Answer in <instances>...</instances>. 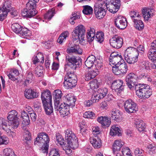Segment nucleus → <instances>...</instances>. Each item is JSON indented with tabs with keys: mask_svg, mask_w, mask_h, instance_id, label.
I'll list each match as a JSON object with an SVG mask.
<instances>
[{
	"mask_svg": "<svg viewBox=\"0 0 156 156\" xmlns=\"http://www.w3.org/2000/svg\"><path fill=\"white\" fill-rule=\"evenodd\" d=\"M134 89L137 96L141 99L145 100L149 98L152 94V90L149 86L146 84H136Z\"/></svg>",
	"mask_w": 156,
	"mask_h": 156,
	"instance_id": "obj_1",
	"label": "nucleus"
},
{
	"mask_svg": "<svg viewBox=\"0 0 156 156\" xmlns=\"http://www.w3.org/2000/svg\"><path fill=\"white\" fill-rule=\"evenodd\" d=\"M66 63L65 65L64 69L66 71L71 69H76L81 65V59L71 54L67 55L66 57Z\"/></svg>",
	"mask_w": 156,
	"mask_h": 156,
	"instance_id": "obj_2",
	"label": "nucleus"
},
{
	"mask_svg": "<svg viewBox=\"0 0 156 156\" xmlns=\"http://www.w3.org/2000/svg\"><path fill=\"white\" fill-rule=\"evenodd\" d=\"M50 139L48 135L44 132H41L37 134V136L34 141V144L38 145L39 144H43L40 150L41 152L47 154L49 147V143Z\"/></svg>",
	"mask_w": 156,
	"mask_h": 156,
	"instance_id": "obj_3",
	"label": "nucleus"
},
{
	"mask_svg": "<svg viewBox=\"0 0 156 156\" xmlns=\"http://www.w3.org/2000/svg\"><path fill=\"white\" fill-rule=\"evenodd\" d=\"M139 54L137 49L133 47H129L126 50L124 54V57L128 63L132 64L138 61Z\"/></svg>",
	"mask_w": 156,
	"mask_h": 156,
	"instance_id": "obj_4",
	"label": "nucleus"
},
{
	"mask_svg": "<svg viewBox=\"0 0 156 156\" xmlns=\"http://www.w3.org/2000/svg\"><path fill=\"white\" fill-rule=\"evenodd\" d=\"M66 142L68 146L73 149L76 148L78 146L77 138L74 133L69 130L66 131Z\"/></svg>",
	"mask_w": 156,
	"mask_h": 156,
	"instance_id": "obj_5",
	"label": "nucleus"
},
{
	"mask_svg": "<svg viewBox=\"0 0 156 156\" xmlns=\"http://www.w3.org/2000/svg\"><path fill=\"white\" fill-rule=\"evenodd\" d=\"M67 71L68 73L64 78V86L66 88H72L76 85L77 78L73 72L71 73L69 70Z\"/></svg>",
	"mask_w": 156,
	"mask_h": 156,
	"instance_id": "obj_6",
	"label": "nucleus"
},
{
	"mask_svg": "<svg viewBox=\"0 0 156 156\" xmlns=\"http://www.w3.org/2000/svg\"><path fill=\"white\" fill-rule=\"evenodd\" d=\"M85 29L83 25L76 27L72 33V37L75 40L78 39L79 41H83L85 37Z\"/></svg>",
	"mask_w": 156,
	"mask_h": 156,
	"instance_id": "obj_7",
	"label": "nucleus"
},
{
	"mask_svg": "<svg viewBox=\"0 0 156 156\" xmlns=\"http://www.w3.org/2000/svg\"><path fill=\"white\" fill-rule=\"evenodd\" d=\"M7 118L10 125L14 128H17L19 123L17 117V112L16 110H12L8 113Z\"/></svg>",
	"mask_w": 156,
	"mask_h": 156,
	"instance_id": "obj_8",
	"label": "nucleus"
},
{
	"mask_svg": "<svg viewBox=\"0 0 156 156\" xmlns=\"http://www.w3.org/2000/svg\"><path fill=\"white\" fill-rule=\"evenodd\" d=\"M138 78L136 75L133 73H130L126 76V81L128 87L132 90L134 89L136 80Z\"/></svg>",
	"mask_w": 156,
	"mask_h": 156,
	"instance_id": "obj_9",
	"label": "nucleus"
},
{
	"mask_svg": "<svg viewBox=\"0 0 156 156\" xmlns=\"http://www.w3.org/2000/svg\"><path fill=\"white\" fill-rule=\"evenodd\" d=\"M113 72L115 75H119L121 73L125 74L128 70V66L125 62L121 63L116 65V67H113L112 69Z\"/></svg>",
	"mask_w": 156,
	"mask_h": 156,
	"instance_id": "obj_10",
	"label": "nucleus"
},
{
	"mask_svg": "<svg viewBox=\"0 0 156 156\" xmlns=\"http://www.w3.org/2000/svg\"><path fill=\"white\" fill-rule=\"evenodd\" d=\"M59 103L57 102L55 105V111H59L62 115H67L69 113V105L68 104L65 103L61 104L59 106Z\"/></svg>",
	"mask_w": 156,
	"mask_h": 156,
	"instance_id": "obj_11",
	"label": "nucleus"
},
{
	"mask_svg": "<svg viewBox=\"0 0 156 156\" xmlns=\"http://www.w3.org/2000/svg\"><path fill=\"white\" fill-rule=\"evenodd\" d=\"M124 107L125 111L129 113L135 112L137 110L136 104L131 99L125 101Z\"/></svg>",
	"mask_w": 156,
	"mask_h": 156,
	"instance_id": "obj_12",
	"label": "nucleus"
},
{
	"mask_svg": "<svg viewBox=\"0 0 156 156\" xmlns=\"http://www.w3.org/2000/svg\"><path fill=\"white\" fill-rule=\"evenodd\" d=\"M94 11L96 17L99 19L103 18L106 14V11L101 4H96L94 7Z\"/></svg>",
	"mask_w": 156,
	"mask_h": 156,
	"instance_id": "obj_13",
	"label": "nucleus"
},
{
	"mask_svg": "<svg viewBox=\"0 0 156 156\" xmlns=\"http://www.w3.org/2000/svg\"><path fill=\"white\" fill-rule=\"evenodd\" d=\"M109 42L113 48L118 49L122 47L123 40L121 37L115 35L110 39Z\"/></svg>",
	"mask_w": 156,
	"mask_h": 156,
	"instance_id": "obj_14",
	"label": "nucleus"
},
{
	"mask_svg": "<svg viewBox=\"0 0 156 156\" xmlns=\"http://www.w3.org/2000/svg\"><path fill=\"white\" fill-rule=\"evenodd\" d=\"M115 26L120 29H124L127 26V20L126 18L120 16L115 19Z\"/></svg>",
	"mask_w": 156,
	"mask_h": 156,
	"instance_id": "obj_15",
	"label": "nucleus"
},
{
	"mask_svg": "<svg viewBox=\"0 0 156 156\" xmlns=\"http://www.w3.org/2000/svg\"><path fill=\"white\" fill-rule=\"evenodd\" d=\"M108 90L107 88L99 89L97 93L95 92L93 95L94 96L93 101L98 102L100 99H102L108 93Z\"/></svg>",
	"mask_w": 156,
	"mask_h": 156,
	"instance_id": "obj_16",
	"label": "nucleus"
},
{
	"mask_svg": "<svg viewBox=\"0 0 156 156\" xmlns=\"http://www.w3.org/2000/svg\"><path fill=\"white\" fill-rule=\"evenodd\" d=\"M123 83V81L121 80H115L111 84V88L117 93H120L124 89Z\"/></svg>",
	"mask_w": 156,
	"mask_h": 156,
	"instance_id": "obj_17",
	"label": "nucleus"
},
{
	"mask_svg": "<svg viewBox=\"0 0 156 156\" xmlns=\"http://www.w3.org/2000/svg\"><path fill=\"white\" fill-rule=\"evenodd\" d=\"M41 98L42 103L51 102V93L48 90H44L41 93Z\"/></svg>",
	"mask_w": 156,
	"mask_h": 156,
	"instance_id": "obj_18",
	"label": "nucleus"
},
{
	"mask_svg": "<svg viewBox=\"0 0 156 156\" xmlns=\"http://www.w3.org/2000/svg\"><path fill=\"white\" fill-rule=\"evenodd\" d=\"M97 121L103 127H109L111 123V119L105 116L98 117Z\"/></svg>",
	"mask_w": 156,
	"mask_h": 156,
	"instance_id": "obj_19",
	"label": "nucleus"
},
{
	"mask_svg": "<svg viewBox=\"0 0 156 156\" xmlns=\"http://www.w3.org/2000/svg\"><path fill=\"white\" fill-rule=\"evenodd\" d=\"M111 118L117 122H120L122 120V113L118 110L113 109L111 112Z\"/></svg>",
	"mask_w": 156,
	"mask_h": 156,
	"instance_id": "obj_20",
	"label": "nucleus"
},
{
	"mask_svg": "<svg viewBox=\"0 0 156 156\" xmlns=\"http://www.w3.org/2000/svg\"><path fill=\"white\" fill-rule=\"evenodd\" d=\"M13 8L11 6V2L9 1H5L3 3L2 7L0 8V11L3 12L8 14V12L11 11Z\"/></svg>",
	"mask_w": 156,
	"mask_h": 156,
	"instance_id": "obj_21",
	"label": "nucleus"
},
{
	"mask_svg": "<svg viewBox=\"0 0 156 156\" xmlns=\"http://www.w3.org/2000/svg\"><path fill=\"white\" fill-rule=\"evenodd\" d=\"M124 143L121 140H116L112 145V150L114 154L120 152V148L124 145Z\"/></svg>",
	"mask_w": 156,
	"mask_h": 156,
	"instance_id": "obj_22",
	"label": "nucleus"
},
{
	"mask_svg": "<svg viewBox=\"0 0 156 156\" xmlns=\"http://www.w3.org/2000/svg\"><path fill=\"white\" fill-rule=\"evenodd\" d=\"M24 93L25 97L28 99L36 98L38 95L34 90L30 89H26Z\"/></svg>",
	"mask_w": 156,
	"mask_h": 156,
	"instance_id": "obj_23",
	"label": "nucleus"
},
{
	"mask_svg": "<svg viewBox=\"0 0 156 156\" xmlns=\"http://www.w3.org/2000/svg\"><path fill=\"white\" fill-rule=\"evenodd\" d=\"M154 10L153 9H143L142 13L144 20H148L149 18L151 17L154 15Z\"/></svg>",
	"mask_w": 156,
	"mask_h": 156,
	"instance_id": "obj_24",
	"label": "nucleus"
},
{
	"mask_svg": "<svg viewBox=\"0 0 156 156\" xmlns=\"http://www.w3.org/2000/svg\"><path fill=\"white\" fill-rule=\"evenodd\" d=\"M21 118H22V124L24 126H27L30 123L29 116L28 113L25 111H23L21 113Z\"/></svg>",
	"mask_w": 156,
	"mask_h": 156,
	"instance_id": "obj_25",
	"label": "nucleus"
},
{
	"mask_svg": "<svg viewBox=\"0 0 156 156\" xmlns=\"http://www.w3.org/2000/svg\"><path fill=\"white\" fill-rule=\"evenodd\" d=\"M62 94V91L59 90H57L54 91L53 93V98L54 99V105L57 102L59 103Z\"/></svg>",
	"mask_w": 156,
	"mask_h": 156,
	"instance_id": "obj_26",
	"label": "nucleus"
},
{
	"mask_svg": "<svg viewBox=\"0 0 156 156\" xmlns=\"http://www.w3.org/2000/svg\"><path fill=\"white\" fill-rule=\"evenodd\" d=\"M67 51L69 53L68 54H70L71 53H74L76 54L81 55L82 53V50L79 45L71 47L67 49Z\"/></svg>",
	"mask_w": 156,
	"mask_h": 156,
	"instance_id": "obj_27",
	"label": "nucleus"
},
{
	"mask_svg": "<svg viewBox=\"0 0 156 156\" xmlns=\"http://www.w3.org/2000/svg\"><path fill=\"white\" fill-rule=\"evenodd\" d=\"M30 4V3H29V2L26 4V9L28 10V13L31 14H30V15L34 16L37 12L35 9L36 5H33L32 4H31V5Z\"/></svg>",
	"mask_w": 156,
	"mask_h": 156,
	"instance_id": "obj_28",
	"label": "nucleus"
},
{
	"mask_svg": "<svg viewBox=\"0 0 156 156\" xmlns=\"http://www.w3.org/2000/svg\"><path fill=\"white\" fill-rule=\"evenodd\" d=\"M96 57L93 55L89 56L85 62L86 66L89 69L94 64Z\"/></svg>",
	"mask_w": 156,
	"mask_h": 156,
	"instance_id": "obj_29",
	"label": "nucleus"
},
{
	"mask_svg": "<svg viewBox=\"0 0 156 156\" xmlns=\"http://www.w3.org/2000/svg\"><path fill=\"white\" fill-rule=\"evenodd\" d=\"M43 105L47 115H49L53 112V108L52 106L51 102L43 103Z\"/></svg>",
	"mask_w": 156,
	"mask_h": 156,
	"instance_id": "obj_30",
	"label": "nucleus"
},
{
	"mask_svg": "<svg viewBox=\"0 0 156 156\" xmlns=\"http://www.w3.org/2000/svg\"><path fill=\"white\" fill-rule=\"evenodd\" d=\"M148 57L152 61L156 59V47H151L148 54Z\"/></svg>",
	"mask_w": 156,
	"mask_h": 156,
	"instance_id": "obj_31",
	"label": "nucleus"
},
{
	"mask_svg": "<svg viewBox=\"0 0 156 156\" xmlns=\"http://www.w3.org/2000/svg\"><path fill=\"white\" fill-rule=\"evenodd\" d=\"M95 33V29L94 28L90 27V30H89L88 32H87V37L88 42L90 43L94 39Z\"/></svg>",
	"mask_w": 156,
	"mask_h": 156,
	"instance_id": "obj_32",
	"label": "nucleus"
},
{
	"mask_svg": "<svg viewBox=\"0 0 156 156\" xmlns=\"http://www.w3.org/2000/svg\"><path fill=\"white\" fill-rule=\"evenodd\" d=\"M10 125L9 122H7L4 118H0V129H2L4 131L8 130V127Z\"/></svg>",
	"mask_w": 156,
	"mask_h": 156,
	"instance_id": "obj_33",
	"label": "nucleus"
},
{
	"mask_svg": "<svg viewBox=\"0 0 156 156\" xmlns=\"http://www.w3.org/2000/svg\"><path fill=\"white\" fill-rule=\"evenodd\" d=\"M133 22L134 23L135 27L138 30H142L144 28V24L142 21L139 19L133 18Z\"/></svg>",
	"mask_w": 156,
	"mask_h": 156,
	"instance_id": "obj_34",
	"label": "nucleus"
},
{
	"mask_svg": "<svg viewBox=\"0 0 156 156\" xmlns=\"http://www.w3.org/2000/svg\"><path fill=\"white\" fill-rule=\"evenodd\" d=\"M134 124L136 127L139 131H142L144 129L145 124L142 120H136Z\"/></svg>",
	"mask_w": 156,
	"mask_h": 156,
	"instance_id": "obj_35",
	"label": "nucleus"
},
{
	"mask_svg": "<svg viewBox=\"0 0 156 156\" xmlns=\"http://www.w3.org/2000/svg\"><path fill=\"white\" fill-rule=\"evenodd\" d=\"M110 132V134L112 136L121 135V130L118 126H113L112 127Z\"/></svg>",
	"mask_w": 156,
	"mask_h": 156,
	"instance_id": "obj_36",
	"label": "nucleus"
},
{
	"mask_svg": "<svg viewBox=\"0 0 156 156\" xmlns=\"http://www.w3.org/2000/svg\"><path fill=\"white\" fill-rule=\"evenodd\" d=\"M90 142L95 148H99L101 145V143L100 139L94 138H90Z\"/></svg>",
	"mask_w": 156,
	"mask_h": 156,
	"instance_id": "obj_37",
	"label": "nucleus"
},
{
	"mask_svg": "<svg viewBox=\"0 0 156 156\" xmlns=\"http://www.w3.org/2000/svg\"><path fill=\"white\" fill-rule=\"evenodd\" d=\"M94 64L95 65V69L99 71L103 67L102 59L96 58Z\"/></svg>",
	"mask_w": 156,
	"mask_h": 156,
	"instance_id": "obj_38",
	"label": "nucleus"
},
{
	"mask_svg": "<svg viewBox=\"0 0 156 156\" xmlns=\"http://www.w3.org/2000/svg\"><path fill=\"white\" fill-rule=\"evenodd\" d=\"M83 13L86 15H91L93 13V8L90 6L86 5L83 6Z\"/></svg>",
	"mask_w": 156,
	"mask_h": 156,
	"instance_id": "obj_39",
	"label": "nucleus"
},
{
	"mask_svg": "<svg viewBox=\"0 0 156 156\" xmlns=\"http://www.w3.org/2000/svg\"><path fill=\"white\" fill-rule=\"evenodd\" d=\"M26 77L24 85L26 86L28 84L32 82L33 79V74L31 71H27L26 73Z\"/></svg>",
	"mask_w": 156,
	"mask_h": 156,
	"instance_id": "obj_40",
	"label": "nucleus"
},
{
	"mask_svg": "<svg viewBox=\"0 0 156 156\" xmlns=\"http://www.w3.org/2000/svg\"><path fill=\"white\" fill-rule=\"evenodd\" d=\"M122 59V57L121 55H119V56L113 58H109V61L110 62H112V63L114 64L115 67H116V65L118 64V63L120 64L121 63L120 61Z\"/></svg>",
	"mask_w": 156,
	"mask_h": 156,
	"instance_id": "obj_41",
	"label": "nucleus"
},
{
	"mask_svg": "<svg viewBox=\"0 0 156 156\" xmlns=\"http://www.w3.org/2000/svg\"><path fill=\"white\" fill-rule=\"evenodd\" d=\"M55 9L52 8L49 9L47 12L44 15V17L45 19L50 20L55 14Z\"/></svg>",
	"mask_w": 156,
	"mask_h": 156,
	"instance_id": "obj_42",
	"label": "nucleus"
},
{
	"mask_svg": "<svg viewBox=\"0 0 156 156\" xmlns=\"http://www.w3.org/2000/svg\"><path fill=\"white\" fill-rule=\"evenodd\" d=\"M19 34H20V36L22 37L27 38V37L30 35V33L29 30L27 28L22 27L21 29V30H20Z\"/></svg>",
	"mask_w": 156,
	"mask_h": 156,
	"instance_id": "obj_43",
	"label": "nucleus"
},
{
	"mask_svg": "<svg viewBox=\"0 0 156 156\" xmlns=\"http://www.w3.org/2000/svg\"><path fill=\"white\" fill-rule=\"evenodd\" d=\"M22 27L18 23H15L11 26L12 30L16 34H19Z\"/></svg>",
	"mask_w": 156,
	"mask_h": 156,
	"instance_id": "obj_44",
	"label": "nucleus"
},
{
	"mask_svg": "<svg viewBox=\"0 0 156 156\" xmlns=\"http://www.w3.org/2000/svg\"><path fill=\"white\" fill-rule=\"evenodd\" d=\"M90 88L92 90L97 89L99 87L100 83L97 80H93L89 83Z\"/></svg>",
	"mask_w": 156,
	"mask_h": 156,
	"instance_id": "obj_45",
	"label": "nucleus"
},
{
	"mask_svg": "<svg viewBox=\"0 0 156 156\" xmlns=\"http://www.w3.org/2000/svg\"><path fill=\"white\" fill-rule=\"evenodd\" d=\"M5 156H16L12 150L10 148H6L3 151ZM0 156H2L0 155Z\"/></svg>",
	"mask_w": 156,
	"mask_h": 156,
	"instance_id": "obj_46",
	"label": "nucleus"
},
{
	"mask_svg": "<svg viewBox=\"0 0 156 156\" xmlns=\"http://www.w3.org/2000/svg\"><path fill=\"white\" fill-rule=\"evenodd\" d=\"M68 34V32L67 31L62 33L57 39V42L60 44H62L63 42L66 40V38L68 36L67 35Z\"/></svg>",
	"mask_w": 156,
	"mask_h": 156,
	"instance_id": "obj_47",
	"label": "nucleus"
},
{
	"mask_svg": "<svg viewBox=\"0 0 156 156\" xmlns=\"http://www.w3.org/2000/svg\"><path fill=\"white\" fill-rule=\"evenodd\" d=\"M8 138L2 134V133L0 131V145H6L9 143Z\"/></svg>",
	"mask_w": 156,
	"mask_h": 156,
	"instance_id": "obj_48",
	"label": "nucleus"
},
{
	"mask_svg": "<svg viewBox=\"0 0 156 156\" xmlns=\"http://www.w3.org/2000/svg\"><path fill=\"white\" fill-rule=\"evenodd\" d=\"M95 37V39L98 42L101 43L103 41L104 35L103 33L97 32Z\"/></svg>",
	"mask_w": 156,
	"mask_h": 156,
	"instance_id": "obj_49",
	"label": "nucleus"
},
{
	"mask_svg": "<svg viewBox=\"0 0 156 156\" xmlns=\"http://www.w3.org/2000/svg\"><path fill=\"white\" fill-rule=\"evenodd\" d=\"M8 128H9L8 129V130H5V131L7 132L9 137L12 138H15L16 136V133L13 131H12L11 129H15V128L12 127L11 125L8 127Z\"/></svg>",
	"mask_w": 156,
	"mask_h": 156,
	"instance_id": "obj_50",
	"label": "nucleus"
},
{
	"mask_svg": "<svg viewBox=\"0 0 156 156\" xmlns=\"http://www.w3.org/2000/svg\"><path fill=\"white\" fill-rule=\"evenodd\" d=\"M83 116L85 118L93 119L95 117V114L92 112L88 111L84 113Z\"/></svg>",
	"mask_w": 156,
	"mask_h": 156,
	"instance_id": "obj_51",
	"label": "nucleus"
},
{
	"mask_svg": "<svg viewBox=\"0 0 156 156\" xmlns=\"http://www.w3.org/2000/svg\"><path fill=\"white\" fill-rule=\"evenodd\" d=\"M23 140L25 142V143L28 144L29 142L31 140V135L29 131H26L25 132V134L24 135Z\"/></svg>",
	"mask_w": 156,
	"mask_h": 156,
	"instance_id": "obj_52",
	"label": "nucleus"
},
{
	"mask_svg": "<svg viewBox=\"0 0 156 156\" xmlns=\"http://www.w3.org/2000/svg\"><path fill=\"white\" fill-rule=\"evenodd\" d=\"M56 140L58 141V142L61 145H66V140H65L63 139L62 138V136L61 135H56Z\"/></svg>",
	"mask_w": 156,
	"mask_h": 156,
	"instance_id": "obj_53",
	"label": "nucleus"
},
{
	"mask_svg": "<svg viewBox=\"0 0 156 156\" xmlns=\"http://www.w3.org/2000/svg\"><path fill=\"white\" fill-rule=\"evenodd\" d=\"M72 16L69 19V22L72 25H73L75 23L74 20L79 19L80 16L79 15H76L75 14H73Z\"/></svg>",
	"mask_w": 156,
	"mask_h": 156,
	"instance_id": "obj_54",
	"label": "nucleus"
},
{
	"mask_svg": "<svg viewBox=\"0 0 156 156\" xmlns=\"http://www.w3.org/2000/svg\"><path fill=\"white\" fill-rule=\"evenodd\" d=\"M119 9V8L117 7L115 5L111 4L109 9V11L113 13L116 12Z\"/></svg>",
	"mask_w": 156,
	"mask_h": 156,
	"instance_id": "obj_55",
	"label": "nucleus"
},
{
	"mask_svg": "<svg viewBox=\"0 0 156 156\" xmlns=\"http://www.w3.org/2000/svg\"><path fill=\"white\" fill-rule=\"evenodd\" d=\"M67 100L70 102L69 105L71 106L72 108L74 107L75 105V102L76 101V98H74L73 96H72L71 97L67 98Z\"/></svg>",
	"mask_w": 156,
	"mask_h": 156,
	"instance_id": "obj_56",
	"label": "nucleus"
},
{
	"mask_svg": "<svg viewBox=\"0 0 156 156\" xmlns=\"http://www.w3.org/2000/svg\"><path fill=\"white\" fill-rule=\"evenodd\" d=\"M7 76L9 79H10L12 80L15 81L16 84H18L19 83V80L18 78L16 77L13 73L7 74Z\"/></svg>",
	"mask_w": 156,
	"mask_h": 156,
	"instance_id": "obj_57",
	"label": "nucleus"
},
{
	"mask_svg": "<svg viewBox=\"0 0 156 156\" xmlns=\"http://www.w3.org/2000/svg\"><path fill=\"white\" fill-rule=\"evenodd\" d=\"M142 66L143 68L146 70H149L150 69V66L151 64L147 61H143L142 62Z\"/></svg>",
	"mask_w": 156,
	"mask_h": 156,
	"instance_id": "obj_58",
	"label": "nucleus"
},
{
	"mask_svg": "<svg viewBox=\"0 0 156 156\" xmlns=\"http://www.w3.org/2000/svg\"><path fill=\"white\" fill-rule=\"evenodd\" d=\"M21 14L23 16L26 17L27 18H30L34 16L32 15H30V14L28 13V10L26 9H24L22 11Z\"/></svg>",
	"mask_w": 156,
	"mask_h": 156,
	"instance_id": "obj_59",
	"label": "nucleus"
},
{
	"mask_svg": "<svg viewBox=\"0 0 156 156\" xmlns=\"http://www.w3.org/2000/svg\"><path fill=\"white\" fill-rule=\"evenodd\" d=\"M43 71L40 67H36L34 70V73L38 77L41 76L43 73Z\"/></svg>",
	"mask_w": 156,
	"mask_h": 156,
	"instance_id": "obj_60",
	"label": "nucleus"
},
{
	"mask_svg": "<svg viewBox=\"0 0 156 156\" xmlns=\"http://www.w3.org/2000/svg\"><path fill=\"white\" fill-rule=\"evenodd\" d=\"M130 17L133 19L134 18V19H136V18H138V19H140L141 16H140L139 14L137 13L135 11H131L130 13Z\"/></svg>",
	"mask_w": 156,
	"mask_h": 156,
	"instance_id": "obj_61",
	"label": "nucleus"
},
{
	"mask_svg": "<svg viewBox=\"0 0 156 156\" xmlns=\"http://www.w3.org/2000/svg\"><path fill=\"white\" fill-rule=\"evenodd\" d=\"M49 156H60V154L57 149H53L49 153Z\"/></svg>",
	"mask_w": 156,
	"mask_h": 156,
	"instance_id": "obj_62",
	"label": "nucleus"
},
{
	"mask_svg": "<svg viewBox=\"0 0 156 156\" xmlns=\"http://www.w3.org/2000/svg\"><path fill=\"white\" fill-rule=\"evenodd\" d=\"M66 144V145H63V146L64 147V149L65 150L66 153L68 155L71 154L72 150L70 148H71L68 146Z\"/></svg>",
	"mask_w": 156,
	"mask_h": 156,
	"instance_id": "obj_63",
	"label": "nucleus"
},
{
	"mask_svg": "<svg viewBox=\"0 0 156 156\" xmlns=\"http://www.w3.org/2000/svg\"><path fill=\"white\" fill-rule=\"evenodd\" d=\"M89 73L91 76V77L94 78L99 73V71L95 69L94 70L89 71Z\"/></svg>",
	"mask_w": 156,
	"mask_h": 156,
	"instance_id": "obj_64",
	"label": "nucleus"
}]
</instances>
